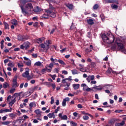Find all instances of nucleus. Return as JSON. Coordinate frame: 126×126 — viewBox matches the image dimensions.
I'll list each match as a JSON object with an SVG mask.
<instances>
[{
    "label": "nucleus",
    "mask_w": 126,
    "mask_h": 126,
    "mask_svg": "<svg viewBox=\"0 0 126 126\" xmlns=\"http://www.w3.org/2000/svg\"><path fill=\"white\" fill-rule=\"evenodd\" d=\"M102 38L103 42L106 44H112L115 41V36L113 34L108 36L104 34L102 35Z\"/></svg>",
    "instance_id": "1"
},
{
    "label": "nucleus",
    "mask_w": 126,
    "mask_h": 126,
    "mask_svg": "<svg viewBox=\"0 0 126 126\" xmlns=\"http://www.w3.org/2000/svg\"><path fill=\"white\" fill-rule=\"evenodd\" d=\"M20 7L22 9V13H25L27 14L28 13L27 11H31V10H33V6L31 3H29L26 5V10L23 8V6H20Z\"/></svg>",
    "instance_id": "2"
},
{
    "label": "nucleus",
    "mask_w": 126,
    "mask_h": 126,
    "mask_svg": "<svg viewBox=\"0 0 126 126\" xmlns=\"http://www.w3.org/2000/svg\"><path fill=\"white\" fill-rule=\"evenodd\" d=\"M50 42V40H47L46 42L41 44L40 45L41 48L46 50V51H48V50L50 49V44H51Z\"/></svg>",
    "instance_id": "3"
},
{
    "label": "nucleus",
    "mask_w": 126,
    "mask_h": 126,
    "mask_svg": "<svg viewBox=\"0 0 126 126\" xmlns=\"http://www.w3.org/2000/svg\"><path fill=\"white\" fill-rule=\"evenodd\" d=\"M20 93H15L13 95V96H14L15 97L14 98V99L12 100L11 102H9V107H12V105H13V104H14V103H15V102H16V100L15 99L16 98L18 97H20Z\"/></svg>",
    "instance_id": "4"
},
{
    "label": "nucleus",
    "mask_w": 126,
    "mask_h": 126,
    "mask_svg": "<svg viewBox=\"0 0 126 126\" xmlns=\"http://www.w3.org/2000/svg\"><path fill=\"white\" fill-rule=\"evenodd\" d=\"M118 45V51H121V52H123V53H126V49H125V47H124V44L122 43H117Z\"/></svg>",
    "instance_id": "5"
},
{
    "label": "nucleus",
    "mask_w": 126,
    "mask_h": 126,
    "mask_svg": "<svg viewBox=\"0 0 126 126\" xmlns=\"http://www.w3.org/2000/svg\"><path fill=\"white\" fill-rule=\"evenodd\" d=\"M12 84V87L13 88H16V87H18V84L17 83V76L14 77V78L13 79Z\"/></svg>",
    "instance_id": "6"
},
{
    "label": "nucleus",
    "mask_w": 126,
    "mask_h": 126,
    "mask_svg": "<svg viewBox=\"0 0 126 126\" xmlns=\"http://www.w3.org/2000/svg\"><path fill=\"white\" fill-rule=\"evenodd\" d=\"M45 11L46 13H48V14L49 15V16L53 17V18H54L55 17H56V16H57L56 13L52 12L50 10H45Z\"/></svg>",
    "instance_id": "7"
},
{
    "label": "nucleus",
    "mask_w": 126,
    "mask_h": 126,
    "mask_svg": "<svg viewBox=\"0 0 126 126\" xmlns=\"http://www.w3.org/2000/svg\"><path fill=\"white\" fill-rule=\"evenodd\" d=\"M81 86V87H83V91H87V92H89V91L91 90V88L88 87L87 85H86V84H82Z\"/></svg>",
    "instance_id": "8"
},
{
    "label": "nucleus",
    "mask_w": 126,
    "mask_h": 126,
    "mask_svg": "<svg viewBox=\"0 0 126 126\" xmlns=\"http://www.w3.org/2000/svg\"><path fill=\"white\" fill-rule=\"evenodd\" d=\"M79 66H80L79 69L80 71H81V72H87V70L84 68V65L79 64Z\"/></svg>",
    "instance_id": "9"
},
{
    "label": "nucleus",
    "mask_w": 126,
    "mask_h": 126,
    "mask_svg": "<svg viewBox=\"0 0 126 126\" xmlns=\"http://www.w3.org/2000/svg\"><path fill=\"white\" fill-rule=\"evenodd\" d=\"M69 101V97H65L62 102V106L63 107H65L66 106V102Z\"/></svg>",
    "instance_id": "10"
},
{
    "label": "nucleus",
    "mask_w": 126,
    "mask_h": 126,
    "mask_svg": "<svg viewBox=\"0 0 126 126\" xmlns=\"http://www.w3.org/2000/svg\"><path fill=\"white\" fill-rule=\"evenodd\" d=\"M65 5L70 10H72V9H73L74 6H73V4H72L67 3V4H65Z\"/></svg>",
    "instance_id": "11"
},
{
    "label": "nucleus",
    "mask_w": 126,
    "mask_h": 126,
    "mask_svg": "<svg viewBox=\"0 0 126 126\" xmlns=\"http://www.w3.org/2000/svg\"><path fill=\"white\" fill-rule=\"evenodd\" d=\"M66 80H69V81H71V76H69V78H65L62 80V84H64L67 83V82H66Z\"/></svg>",
    "instance_id": "12"
},
{
    "label": "nucleus",
    "mask_w": 126,
    "mask_h": 126,
    "mask_svg": "<svg viewBox=\"0 0 126 126\" xmlns=\"http://www.w3.org/2000/svg\"><path fill=\"white\" fill-rule=\"evenodd\" d=\"M29 107H30V109H32V107H37V105L36 104V102L33 101V102H31L29 104Z\"/></svg>",
    "instance_id": "13"
},
{
    "label": "nucleus",
    "mask_w": 126,
    "mask_h": 126,
    "mask_svg": "<svg viewBox=\"0 0 126 126\" xmlns=\"http://www.w3.org/2000/svg\"><path fill=\"white\" fill-rule=\"evenodd\" d=\"M47 117H48L49 119H52V118H53V119H55L56 116L55 115V112H52L48 114L47 115Z\"/></svg>",
    "instance_id": "14"
},
{
    "label": "nucleus",
    "mask_w": 126,
    "mask_h": 126,
    "mask_svg": "<svg viewBox=\"0 0 126 126\" xmlns=\"http://www.w3.org/2000/svg\"><path fill=\"white\" fill-rule=\"evenodd\" d=\"M32 10H33L34 12H40V11H42V10L38 6H36L34 7V9H33Z\"/></svg>",
    "instance_id": "15"
},
{
    "label": "nucleus",
    "mask_w": 126,
    "mask_h": 126,
    "mask_svg": "<svg viewBox=\"0 0 126 126\" xmlns=\"http://www.w3.org/2000/svg\"><path fill=\"white\" fill-rule=\"evenodd\" d=\"M87 22L90 25H93L94 24V20L93 19H87Z\"/></svg>",
    "instance_id": "16"
},
{
    "label": "nucleus",
    "mask_w": 126,
    "mask_h": 126,
    "mask_svg": "<svg viewBox=\"0 0 126 126\" xmlns=\"http://www.w3.org/2000/svg\"><path fill=\"white\" fill-rule=\"evenodd\" d=\"M72 86L74 90H77V89H79L80 85L79 84H74L72 85Z\"/></svg>",
    "instance_id": "17"
},
{
    "label": "nucleus",
    "mask_w": 126,
    "mask_h": 126,
    "mask_svg": "<svg viewBox=\"0 0 126 126\" xmlns=\"http://www.w3.org/2000/svg\"><path fill=\"white\" fill-rule=\"evenodd\" d=\"M125 121H123L121 123H116L115 126H125Z\"/></svg>",
    "instance_id": "18"
},
{
    "label": "nucleus",
    "mask_w": 126,
    "mask_h": 126,
    "mask_svg": "<svg viewBox=\"0 0 126 126\" xmlns=\"http://www.w3.org/2000/svg\"><path fill=\"white\" fill-rule=\"evenodd\" d=\"M29 75V71H26L24 73L22 74L23 77H25V78H27V77Z\"/></svg>",
    "instance_id": "19"
},
{
    "label": "nucleus",
    "mask_w": 126,
    "mask_h": 126,
    "mask_svg": "<svg viewBox=\"0 0 126 126\" xmlns=\"http://www.w3.org/2000/svg\"><path fill=\"white\" fill-rule=\"evenodd\" d=\"M44 40H45V37H41L37 39L36 40V42L37 44H41V43H42V42H43V41H44Z\"/></svg>",
    "instance_id": "20"
},
{
    "label": "nucleus",
    "mask_w": 126,
    "mask_h": 126,
    "mask_svg": "<svg viewBox=\"0 0 126 126\" xmlns=\"http://www.w3.org/2000/svg\"><path fill=\"white\" fill-rule=\"evenodd\" d=\"M24 46L25 49H28L30 46V43L29 42H25L24 43Z\"/></svg>",
    "instance_id": "21"
},
{
    "label": "nucleus",
    "mask_w": 126,
    "mask_h": 126,
    "mask_svg": "<svg viewBox=\"0 0 126 126\" xmlns=\"http://www.w3.org/2000/svg\"><path fill=\"white\" fill-rule=\"evenodd\" d=\"M7 112H11V110H10L8 109L0 110V114H2V113H7Z\"/></svg>",
    "instance_id": "22"
},
{
    "label": "nucleus",
    "mask_w": 126,
    "mask_h": 126,
    "mask_svg": "<svg viewBox=\"0 0 126 126\" xmlns=\"http://www.w3.org/2000/svg\"><path fill=\"white\" fill-rule=\"evenodd\" d=\"M34 113L36 114L37 117H40L41 116V111H40V109H36L35 110Z\"/></svg>",
    "instance_id": "23"
},
{
    "label": "nucleus",
    "mask_w": 126,
    "mask_h": 126,
    "mask_svg": "<svg viewBox=\"0 0 126 126\" xmlns=\"http://www.w3.org/2000/svg\"><path fill=\"white\" fill-rule=\"evenodd\" d=\"M18 39L19 41H22V40H24V39H25V37H24V35L20 34L18 35Z\"/></svg>",
    "instance_id": "24"
},
{
    "label": "nucleus",
    "mask_w": 126,
    "mask_h": 126,
    "mask_svg": "<svg viewBox=\"0 0 126 126\" xmlns=\"http://www.w3.org/2000/svg\"><path fill=\"white\" fill-rule=\"evenodd\" d=\"M115 123L113 121H110L107 124L105 125V126H114Z\"/></svg>",
    "instance_id": "25"
},
{
    "label": "nucleus",
    "mask_w": 126,
    "mask_h": 126,
    "mask_svg": "<svg viewBox=\"0 0 126 126\" xmlns=\"http://www.w3.org/2000/svg\"><path fill=\"white\" fill-rule=\"evenodd\" d=\"M34 66H41L43 64H42V63L38 61L34 63Z\"/></svg>",
    "instance_id": "26"
},
{
    "label": "nucleus",
    "mask_w": 126,
    "mask_h": 126,
    "mask_svg": "<svg viewBox=\"0 0 126 126\" xmlns=\"http://www.w3.org/2000/svg\"><path fill=\"white\" fill-rule=\"evenodd\" d=\"M94 89H95V90H102L103 89V87L101 86L94 87Z\"/></svg>",
    "instance_id": "27"
},
{
    "label": "nucleus",
    "mask_w": 126,
    "mask_h": 126,
    "mask_svg": "<svg viewBox=\"0 0 126 126\" xmlns=\"http://www.w3.org/2000/svg\"><path fill=\"white\" fill-rule=\"evenodd\" d=\"M3 24L4 25V28L5 29L8 30L9 29V25L7 24V23L4 22Z\"/></svg>",
    "instance_id": "28"
},
{
    "label": "nucleus",
    "mask_w": 126,
    "mask_h": 126,
    "mask_svg": "<svg viewBox=\"0 0 126 126\" xmlns=\"http://www.w3.org/2000/svg\"><path fill=\"white\" fill-rule=\"evenodd\" d=\"M57 62H58L59 63H61V64H63V65H65V63L62 60L59 59L57 61Z\"/></svg>",
    "instance_id": "29"
},
{
    "label": "nucleus",
    "mask_w": 126,
    "mask_h": 126,
    "mask_svg": "<svg viewBox=\"0 0 126 126\" xmlns=\"http://www.w3.org/2000/svg\"><path fill=\"white\" fill-rule=\"evenodd\" d=\"M11 23L12 24H13V25H17L18 23H17V20H15V19H13L11 21Z\"/></svg>",
    "instance_id": "30"
},
{
    "label": "nucleus",
    "mask_w": 126,
    "mask_h": 126,
    "mask_svg": "<svg viewBox=\"0 0 126 126\" xmlns=\"http://www.w3.org/2000/svg\"><path fill=\"white\" fill-rule=\"evenodd\" d=\"M32 63V62L31 60H29L28 62H26V64L28 65V66H31V64Z\"/></svg>",
    "instance_id": "31"
},
{
    "label": "nucleus",
    "mask_w": 126,
    "mask_h": 126,
    "mask_svg": "<svg viewBox=\"0 0 126 126\" xmlns=\"http://www.w3.org/2000/svg\"><path fill=\"white\" fill-rule=\"evenodd\" d=\"M33 76H30L29 75V76H27V81H30V80H32V79H33Z\"/></svg>",
    "instance_id": "32"
},
{
    "label": "nucleus",
    "mask_w": 126,
    "mask_h": 126,
    "mask_svg": "<svg viewBox=\"0 0 126 126\" xmlns=\"http://www.w3.org/2000/svg\"><path fill=\"white\" fill-rule=\"evenodd\" d=\"M71 72L74 75L75 74H78V71L76 69L72 70Z\"/></svg>",
    "instance_id": "33"
},
{
    "label": "nucleus",
    "mask_w": 126,
    "mask_h": 126,
    "mask_svg": "<svg viewBox=\"0 0 126 126\" xmlns=\"http://www.w3.org/2000/svg\"><path fill=\"white\" fill-rule=\"evenodd\" d=\"M70 126H77V123L73 122V121H71L70 122Z\"/></svg>",
    "instance_id": "34"
},
{
    "label": "nucleus",
    "mask_w": 126,
    "mask_h": 126,
    "mask_svg": "<svg viewBox=\"0 0 126 126\" xmlns=\"http://www.w3.org/2000/svg\"><path fill=\"white\" fill-rule=\"evenodd\" d=\"M49 16H50V15L47 13V14H44L42 16V18L47 19L49 18Z\"/></svg>",
    "instance_id": "35"
},
{
    "label": "nucleus",
    "mask_w": 126,
    "mask_h": 126,
    "mask_svg": "<svg viewBox=\"0 0 126 126\" xmlns=\"http://www.w3.org/2000/svg\"><path fill=\"white\" fill-rule=\"evenodd\" d=\"M112 71H113V69H112V68L109 67L106 71V73H108L109 74H110V73H111Z\"/></svg>",
    "instance_id": "36"
},
{
    "label": "nucleus",
    "mask_w": 126,
    "mask_h": 126,
    "mask_svg": "<svg viewBox=\"0 0 126 126\" xmlns=\"http://www.w3.org/2000/svg\"><path fill=\"white\" fill-rule=\"evenodd\" d=\"M50 61L53 63H57L58 62V60L57 59H54L53 57H51L50 58Z\"/></svg>",
    "instance_id": "37"
},
{
    "label": "nucleus",
    "mask_w": 126,
    "mask_h": 126,
    "mask_svg": "<svg viewBox=\"0 0 126 126\" xmlns=\"http://www.w3.org/2000/svg\"><path fill=\"white\" fill-rule=\"evenodd\" d=\"M111 7L113 9H118V5H115V4H112L111 5Z\"/></svg>",
    "instance_id": "38"
},
{
    "label": "nucleus",
    "mask_w": 126,
    "mask_h": 126,
    "mask_svg": "<svg viewBox=\"0 0 126 126\" xmlns=\"http://www.w3.org/2000/svg\"><path fill=\"white\" fill-rule=\"evenodd\" d=\"M10 124L9 121H5L2 122V125H4V126H8V125Z\"/></svg>",
    "instance_id": "39"
},
{
    "label": "nucleus",
    "mask_w": 126,
    "mask_h": 126,
    "mask_svg": "<svg viewBox=\"0 0 126 126\" xmlns=\"http://www.w3.org/2000/svg\"><path fill=\"white\" fill-rule=\"evenodd\" d=\"M105 1L107 3H113V2H115V0H105Z\"/></svg>",
    "instance_id": "40"
},
{
    "label": "nucleus",
    "mask_w": 126,
    "mask_h": 126,
    "mask_svg": "<svg viewBox=\"0 0 126 126\" xmlns=\"http://www.w3.org/2000/svg\"><path fill=\"white\" fill-rule=\"evenodd\" d=\"M83 119L84 121H87V120H89V117L87 115H85L83 117Z\"/></svg>",
    "instance_id": "41"
},
{
    "label": "nucleus",
    "mask_w": 126,
    "mask_h": 126,
    "mask_svg": "<svg viewBox=\"0 0 126 126\" xmlns=\"http://www.w3.org/2000/svg\"><path fill=\"white\" fill-rule=\"evenodd\" d=\"M54 9H55V8H54L52 5H50L49 8L46 9V10H50L52 11V10H54Z\"/></svg>",
    "instance_id": "42"
},
{
    "label": "nucleus",
    "mask_w": 126,
    "mask_h": 126,
    "mask_svg": "<svg viewBox=\"0 0 126 126\" xmlns=\"http://www.w3.org/2000/svg\"><path fill=\"white\" fill-rule=\"evenodd\" d=\"M61 119L62 120H64V121H66V120H67V116H66V115H64L62 116Z\"/></svg>",
    "instance_id": "43"
},
{
    "label": "nucleus",
    "mask_w": 126,
    "mask_h": 126,
    "mask_svg": "<svg viewBox=\"0 0 126 126\" xmlns=\"http://www.w3.org/2000/svg\"><path fill=\"white\" fill-rule=\"evenodd\" d=\"M44 84H45V85H47V86H48V87H51V86H52V83H49V82H45Z\"/></svg>",
    "instance_id": "44"
},
{
    "label": "nucleus",
    "mask_w": 126,
    "mask_h": 126,
    "mask_svg": "<svg viewBox=\"0 0 126 126\" xmlns=\"http://www.w3.org/2000/svg\"><path fill=\"white\" fill-rule=\"evenodd\" d=\"M8 85V84L7 83H4V84H3V88H4L5 89L6 88H7V86Z\"/></svg>",
    "instance_id": "45"
},
{
    "label": "nucleus",
    "mask_w": 126,
    "mask_h": 126,
    "mask_svg": "<svg viewBox=\"0 0 126 126\" xmlns=\"http://www.w3.org/2000/svg\"><path fill=\"white\" fill-rule=\"evenodd\" d=\"M16 115L13 113H11L9 114V116L10 117V118H14L15 117H16Z\"/></svg>",
    "instance_id": "46"
},
{
    "label": "nucleus",
    "mask_w": 126,
    "mask_h": 126,
    "mask_svg": "<svg viewBox=\"0 0 126 126\" xmlns=\"http://www.w3.org/2000/svg\"><path fill=\"white\" fill-rule=\"evenodd\" d=\"M91 65L92 67H95V66H96V63H95L94 62H92L91 63Z\"/></svg>",
    "instance_id": "47"
},
{
    "label": "nucleus",
    "mask_w": 126,
    "mask_h": 126,
    "mask_svg": "<svg viewBox=\"0 0 126 126\" xmlns=\"http://www.w3.org/2000/svg\"><path fill=\"white\" fill-rule=\"evenodd\" d=\"M34 91L35 90L34 89V88H31L29 89L30 93H33V92H34Z\"/></svg>",
    "instance_id": "48"
},
{
    "label": "nucleus",
    "mask_w": 126,
    "mask_h": 126,
    "mask_svg": "<svg viewBox=\"0 0 126 126\" xmlns=\"http://www.w3.org/2000/svg\"><path fill=\"white\" fill-rule=\"evenodd\" d=\"M62 72L63 74H64L65 75H66L68 74V72H67V71L66 70H63Z\"/></svg>",
    "instance_id": "49"
},
{
    "label": "nucleus",
    "mask_w": 126,
    "mask_h": 126,
    "mask_svg": "<svg viewBox=\"0 0 126 126\" xmlns=\"http://www.w3.org/2000/svg\"><path fill=\"white\" fill-rule=\"evenodd\" d=\"M8 66H10L11 67H13L14 66V64L12 63H8Z\"/></svg>",
    "instance_id": "50"
},
{
    "label": "nucleus",
    "mask_w": 126,
    "mask_h": 126,
    "mask_svg": "<svg viewBox=\"0 0 126 126\" xmlns=\"http://www.w3.org/2000/svg\"><path fill=\"white\" fill-rule=\"evenodd\" d=\"M17 65L20 68L23 67V66H24V65H23V63H18L17 64Z\"/></svg>",
    "instance_id": "51"
},
{
    "label": "nucleus",
    "mask_w": 126,
    "mask_h": 126,
    "mask_svg": "<svg viewBox=\"0 0 126 126\" xmlns=\"http://www.w3.org/2000/svg\"><path fill=\"white\" fill-rule=\"evenodd\" d=\"M98 7H99V5H98L97 4H95L94 5L93 8L94 9H97Z\"/></svg>",
    "instance_id": "52"
},
{
    "label": "nucleus",
    "mask_w": 126,
    "mask_h": 126,
    "mask_svg": "<svg viewBox=\"0 0 126 126\" xmlns=\"http://www.w3.org/2000/svg\"><path fill=\"white\" fill-rule=\"evenodd\" d=\"M48 66L50 68H53V67H54V63H50L49 64V65H48Z\"/></svg>",
    "instance_id": "53"
},
{
    "label": "nucleus",
    "mask_w": 126,
    "mask_h": 126,
    "mask_svg": "<svg viewBox=\"0 0 126 126\" xmlns=\"http://www.w3.org/2000/svg\"><path fill=\"white\" fill-rule=\"evenodd\" d=\"M51 77H52V79L53 80H55L56 79V77H57V75L54 74V75H51Z\"/></svg>",
    "instance_id": "54"
},
{
    "label": "nucleus",
    "mask_w": 126,
    "mask_h": 126,
    "mask_svg": "<svg viewBox=\"0 0 126 126\" xmlns=\"http://www.w3.org/2000/svg\"><path fill=\"white\" fill-rule=\"evenodd\" d=\"M110 85H105V86H103V88H106L107 89H110Z\"/></svg>",
    "instance_id": "55"
},
{
    "label": "nucleus",
    "mask_w": 126,
    "mask_h": 126,
    "mask_svg": "<svg viewBox=\"0 0 126 126\" xmlns=\"http://www.w3.org/2000/svg\"><path fill=\"white\" fill-rule=\"evenodd\" d=\"M15 92V89H12L10 90V93L13 94Z\"/></svg>",
    "instance_id": "56"
},
{
    "label": "nucleus",
    "mask_w": 126,
    "mask_h": 126,
    "mask_svg": "<svg viewBox=\"0 0 126 126\" xmlns=\"http://www.w3.org/2000/svg\"><path fill=\"white\" fill-rule=\"evenodd\" d=\"M111 72H112V73H113V74H116V75L117 74H120V73H121V72H116V71H113V70H112L111 71Z\"/></svg>",
    "instance_id": "57"
},
{
    "label": "nucleus",
    "mask_w": 126,
    "mask_h": 126,
    "mask_svg": "<svg viewBox=\"0 0 126 126\" xmlns=\"http://www.w3.org/2000/svg\"><path fill=\"white\" fill-rule=\"evenodd\" d=\"M51 104H53L54 102H55V100L54 99V97L53 96H52L51 97Z\"/></svg>",
    "instance_id": "58"
},
{
    "label": "nucleus",
    "mask_w": 126,
    "mask_h": 126,
    "mask_svg": "<svg viewBox=\"0 0 126 126\" xmlns=\"http://www.w3.org/2000/svg\"><path fill=\"white\" fill-rule=\"evenodd\" d=\"M56 29H57V28H56V27H55V28H54V29H53L51 30V32H50V34H54V32H55V31H56Z\"/></svg>",
    "instance_id": "59"
},
{
    "label": "nucleus",
    "mask_w": 126,
    "mask_h": 126,
    "mask_svg": "<svg viewBox=\"0 0 126 126\" xmlns=\"http://www.w3.org/2000/svg\"><path fill=\"white\" fill-rule=\"evenodd\" d=\"M90 78L91 80H94V79H95V76H94V75H93L92 76L90 75Z\"/></svg>",
    "instance_id": "60"
},
{
    "label": "nucleus",
    "mask_w": 126,
    "mask_h": 126,
    "mask_svg": "<svg viewBox=\"0 0 126 126\" xmlns=\"http://www.w3.org/2000/svg\"><path fill=\"white\" fill-rule=\"evenodd\" d=\"M86 79H87V81H88V82H89V83L90 82V81H91L90 75H89Z\"/></svg>",
    "instance_id": "61"
},
{
    "label": "nucleus",
    "mask_w": 126,
    "mask_h": 126,
    "mask_svg": "<svg viewBox=\"0 0 126 126\" xmlns=\"http://www.w3.org/2000/svg\"><path fill=\"white\" fill-rule=\"evenodd\" d=\"M41 71H42V72H43V73H45V72H46V71H47V67H46L44 69H42Z\"/></svg>",
    "instance_id": "62"
},
{
    "label": "nucleus",
    "mask_w": 126,
    "mask_h": 126,
    "mask_svg": "<svg viewBox=\"0 0 126 126\" xmlns=\"http://www.w3.org/2000/svg\"><path fill=\"white\" fill-rule=\"evenodd\" d=\"M32 57H33V58H37V57H38V54H32Z\"/></svg>",
    "instance_id": "63"
},
{
    "label": "nucleus",
    "mask_w": 126,
    "mask_h": 126,
    "mask_svg": "<svg viewBox=\"0 0 126 126\" xmlns=\"http://www.w3.org/2000/svg\"><path fill=\"white\" fill-rule=\"evenodd\" d=\"M96 83H97L96 81H92L91 82V84H96Z\"/></svg>",
    "instance_id": "64"
}]
</instances>
